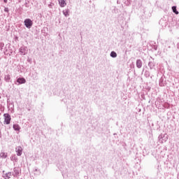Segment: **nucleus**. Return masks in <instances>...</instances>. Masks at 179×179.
<instances>
[{"instance_id":"nucleus-1","label":"nucleus","mask_w":179,"mask_h":179,"mask_svg":"<svg viewBox=\"0 0 179 179\" xmlns=\"http://www.w3.org/2000/svg\"><path fill=\"white\" fill-rule=\"evenodd\" d=\"M20 168L19 167H14L13 168V171L12 173L13 174V176L15 178H18L19 176H20Z\"/></svg>"},{"instance_id":"nucleus-2","label":"nucleus","mask_w":179,"mask_h":179,"mask_svg":"<svg viewBox=\"0 0 179 179\" xmlns=\"http://www.w3.org/2000/svg\"><path fill=\"white\" fill-rule=\"evenodd\" d=\"M3 117L4 124H6V125H9V124H10V120H12V118L10 117V115H9V113H4Z\"/></svg>"},{"instance_id":"nucleus-3","label":"nucleus","mask_w":179,"mask_h":179,"mask_svg":"<svg viewBox=\"0 0 179 179\" xmlns=\"http://www.w3.org/2000/svg\"><path fill=\"white\" fill-rule=\"evenodd\" d=\"M24 26L27 29H31V26H33V21L27 18L24 20Z\"/></svg>"},{"instance_id":"nucleus-4","label":"nucleus","mask_w":179,"mask_h":179,"mask_svg":"<svg viewBox=\"0 0 179 179\" xmlns=\"http://www.w3.org/2000/svg\"><path fill=\"white\" fill-rule=\"evenodd\" d=\"M19 52L20 53V55H26V54H27V52H28L27 47L22 46L19 49Z\"/></svg>"},{"instance_id":"nucleus-5","label":"nucleus","mask_w":179,"mask_h":179,"mask_svg":"<svg viewBox=\"0 0 179 179\" xmlns=\"http://www.w3.org/2000/svg\"><path fill=\"white\" fill-rule=\"evenodd\" d=\"M166 135H167V134H161L158 136L159 141L161 143H163L164 142H166L167 141V137H166Z\"/></svg>"},{"instance_id":"nucleus-6","label":"nucleus","mask_w":179,"mask_h":179,"mask_svg":"<svg viewBox=\"0 0 179 179\" xmlns=\"http://www.w3.org/2000/svg\"><path fill=\"white\" fill-rule=\"evenodd\" d=\"M151 60L150 59V62H148V66L150 69H153L155 66H156V64H155V59L153 57H150Z\"/></svg>"},{"instance_id":"nucleus-7","label":"nucleus","mask_w":179,"mask_h":179,"mask_svg":"<svg viewBox=\"0 0 179 179\" xmlns=\"http://www.w3.org/2000/svg\"><path fill=\"white\" fill-rule=\"evenodd\" d=\"M12 172H8L5 173V171H3V178L4 179H10L12 178Z\"/></svg>"},{"instance_id":"nucleus-8","label":"nucleus","mask_w":179,"mask_h":179,"mask_svg":"<svg viewBox=\"0 0 179 179\" xmlns=\"http://www.w3.org/2000/svg\"><path fill=\"white\" fill-rule=\"evenodd\" d=\"M15 152L17 156H22V154L23 153V148H22L21 146L16 147Z\"/></svg>"},{"instance_id":"nucleus-9","label":"nucleus","mask_w":179,"mask_h":179,"mask_svg":"<svg viewBox=\"0 0 179 179\" xmlns=\"http://www.w3.org/2000/svg\"><path fill=\"white\" fill-rule=\"evenodd\" d=\"M136 65L138 69H141V68H142V65H143V62H142L141 59H138L136 62Z\"/></svg>"},{"instance_id":"nucleus-10","label":"nucleus","mask_w":179,"mask_h":179,"mask_svg":"<svg viewBox=\"0 0 179 179\" xmlns=\"http://www.w3.org/2000/svg\"><path fill=\"white\" fill-rule=\"evenodd\" d=\"M58 2L61 8H65L66 6V0H58Z\"/></svg>"},{"instance_id":"nucleus-11","label":"nucleus","mask_w":179,"mask_h":179,"mask_svg":"<svg viewBox=\"0 0 179 179\" xmlns=\"http://www.w3.org/2000/svg\"><path fill=\"white\" fill-rule=\"evenodd\" d=\"M7 106H8V108H10L11 110H13V108H15V105L13 102H10L9 99H8L7 101Z\"/></svg>"},{"instance_id":"nucleus-12","label":"nucleus","mask_w":179,"mask_h":179,"mask_svg":"<svg viewBox=\"0 0 179 179\" xmlns=\"http://www.w3.org/2000/svg\"><path fill=\"white\" fill-rule=\"evenodd\" d=\"M26 82V79L24 78H19L17 79V83H19V85H23Z\"/></svg>"},{"instance_id":"nucleus-13","label":"nucleus","mask_w":179,"mask_h":179,"mask_svg":"<svg viewBox=\"0 0 179 179\" xmlns=\"http://www.w3.org/2000/svg\"><path fill=\"white\" fill-rule=\"evenodd\" d=\"M10 78H11V76L10 74H7L4 76V80L7 83H9V82H10Z\"/></svg>"},{"instance_id":"nucleus-14","label":"nucleus","mask_w":179,"mask_h":179,"mask_svg":"<svg viewBox=\"0 0 179 179\" xmlns=\"http://www.w3.org/2000/svg\"><path fill=\"white\" fill-rule=\"evenodd\" d=\"M159 23V24H161V26H162V27L167 26V22H166V20H164V19H161Z\"/></svg>"},{"instance_id":"nucleus-15","label":"nucleus","mask_w":179,"mask_h":179,"mask_svg":"<svg viewBox=\"0 0 179 179\" xmlns=\"http://www.w3.org/2000/svg\"><path fill=\"white\" fill-rule=\"evenodd\" d=\"M14 131H20V126L18 124H15L13 125Z\"/></svg>"},{"instance_id":"nucleus-16","label":"nucleus","mask_w":179,"mask_h":179,"mask_svg":"<svg viewBox=\"0 0 179 179\" xmlns=\"http://www.w3.org/2000/svg\"><path fill=\"white\" fill-rule=\"evenodd\" d=\"M63 15L66 17H68L69 16V9H65L63 10Z\"/></svg>"},{"instance_id":"nucleus-17","label":"nucleus","mask_w":179,"mask_h":179,"mask_svg":"<svg viewBox=\"0 0 179 179\" xmlns=\"http://www.w3.org/2000/svg\"><path fill=\"white\" fill-rule=\"evenodd\" d=\"M0 157H1V159H6L8 157V153H5L3 152H1L0 153Z\"/></svg>"},{"instance_id":"nucleus-18","label":"nucleus","mask_w":179,"mask_h":179,"mask_svg":"<svg viewBox=\"0 0 179 179\" xmlns=\"http://www.w3.org/2000/svg\"><path fill=\"white\" fill-rule=\"evenodd\" d=\"M172 10L173 13H175V15H178L179 12L178 10H177V6H172Z\"/></svg>"},{"instance_id":"nucleus-19","label":"nucleus","mask_w":179,"mask_h":179,"mask_svg":"<svg viewBox=\"0 0 179 179\" xmlns=\"http://www.w3.org/2000/svg\"><path fill=\"white\" fill-rule=\"evenodd\" d=\"M110 57L112 58H117V52H115V51H112L110 52Z\"/></svg>"},{"instance_id":"nucleus-20","label":"nucleus","mask_w":179,"mask_h":179,"mask_svg":"<svg viewBox=\"0 0 179 179\" xmlns=\"http://www.w3.org/2000/svg\"><path fill=\"white\" fill-rule=\"evenodd\" d=\"M144 76H145L146 78H149L150 76V71L146 70L144 73Z\"/></svg>"},{"instance_id":"nucleus-21","label":"nucleus","mask_w":179,"mask_h":179,"mask_svg":"<svg viewBox=\"0 0 179 179\" xmlns=\"http://www.w3.org/2000/svg\"><path fill=\"white\" fill-rule=\"evenodd\" d=\"M3 47H5V43H3V42H0V51H3Z\"/></svg>"},{"instance_id":"nucleus-22","label":"nucleus","mask_w":179,"mask_h":179,"mask_svg":"<svg viewBox=\"0 0 179 179\" xmlns=\"http://www.w3.org/2000/svg\"><path fill=\"white\" fill-rule=\"evenodd\" d=\"M10 160H12V162H13V160H17L16 155H12L10 157Z\"/></svg>"},{"instance_id":"nucleus-23","label":"nucleus","mask_w":179,"mask_h":179,"mask_svg":"<svg viewBox=\"0 0 179 179\" xmlns=\"http://www.w3.org/2000/svg\"><path fill=\"white\" fill-rule=\"evenodd\" d=\"M4 12H6V13H9V8L8 7H6L4 8Z\"/></svg>"},{"instance_id":"nucleus-24","label":"nucleus","mask_w":179,"mask_h":179,"mask_svg":"<svg viewBox=\"0 0 179 179\" xmlns=\"http://www.w3.org/2000/svg\"><path fill=\"white\" fill-rule=\"evenodd\" d=\"M52 6H54V3H50L48 5V8H50V9L52 8Z\"/></svg>"},{"instance_id":"nucleus-25","label":"nucleus","mask_w":179,"mask_h":179,"mask_svg":"<svg viewBox=\"0 0 179 179\" xmlns=\"http://www.w3.org/2000/svg\"><path fill=\"white\" fill-rule=\"evenodd\" d=\"M159 86H164V85L162 83V80H160L159 81Z\"/></svg>"},{"instance_id":"nucleus-26","label":"nucleus","mask_w":179,"mask_h":179,"mask_svg":"<svg viewBox=\"0 0 179 179\" xmlns=\"http://www.w3.org/2000/svg\"><path fill=\"white\" fill-rule=\"evenodd\" d=\"M4 3H8V0H3Z\"/></svg>"},{"instance_id":"nucleus-27","label":"nucleus","mask_w":179,"mask_h":179,"mask_svg":"<svg viewBox=\"0 0 179 179\" xmlns=\"http://www.w3.org/2000/svg\"><path fill=\"white\" fill-rule=\"evenodd\" d=\"M2 138V134L0 132V138Z\"/></svg>"},{"instance_id":"nucleus-28","label":"nucleus","mask_w":179,"mask_h":179,"mask_svg":"<svg viewBox=\"0 0 179 179\" xmlns=\"http://www.w3.org/2000/svg\"><path fill=\"white\" fill-rule=\"evenodd\" d=\"M30 61H31L30 59H28V62H30Z\"/></svg>"},{"instance_id":"nucleus-29","label":"nucleus","mask_w":179,"mask_h":179,"mask_svg":"<svg viewBox=\"0 0 179 179\" xmlns=\"http://www.w3.org/2000/svg\"><path fill=\"white\" fill-rule=\"evenodd\" d=\"M155 50H157V48H155Z\"/></svg>"},{"instance_id":"nucleus-30","label":"nucleus","mask_w":179,"mask_h":179,"mask_svg":"<svg viewBox=\"0 0 179 179\" xmlns=\"http://www.w3.org/2000/svg\"><path fill=\"white\" fill-rule=\"evenodd\" d=\"M35 171H37V169H35Z\"/></svg>"}]
</instances>
